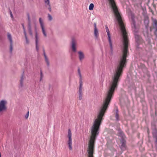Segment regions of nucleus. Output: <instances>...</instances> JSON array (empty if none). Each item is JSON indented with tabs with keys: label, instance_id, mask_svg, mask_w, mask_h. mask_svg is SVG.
<instances>
[{
	"label": "nucleus",
	"instance_id": "9b49d317",
	"mask_svg": "<svg viewBox=\"0 0 157 157\" xmlns=\"http://www.w3.org/2000/svg\"><path fill=\"white\" fill-rule=\"evenodd\" d=\"M76 43L75 41L74 40H73L72 41V50L74 52H75L76 51Z\"/></svg>",
	"mask_w": 157,
	"mask_h": 157
},
{
	"label": "nucleus",
	"instance_id": "cd10ccee",
	"mask_svg": "<svg viewBox=\"0 0 157 157\" xmlns=\"http://www.w3.org/2000/svg\"><path fill=\"white\" fill-rule=\"evenodd\" d=\"M10 15L11 17H13V14H12V12L11 11H10Z\"/></svg>",
	"mask_w": 157,
	"mask_h": 157
},
{
	"label": "nucleus",
	"instance_id": "b1692460",
	"mask_svg": "<svg viewBox=\"0 0 157 157\" xmlns=\"http://www.w3.org/2000/svg\"><path fill=\"white\" fill-rule=\"evenodd\" d=\"M48 17L49 20H51L52 19V16L49 14H48Z\"/></svg>",
	"mask_w": 157,
	"mask_h": 157
},
{
	"label": "nucleus",
	"instance_id": "bb28decb",
	"mask_svg": "<svg viewBox=\"0 0 157 157\" xmlns=\"http://www.w3.org/2000/svg\"><path fill=\"white\" fill-rule=\"evenodd\" d=\"M25 39H26V43L27 44H28L29 43V40H28L27 38V37H25Z\"/></svg>",
	"mask_w": 157,
	"mask_h": 157
},
{
	"label": "nucleus",
	"instance_id": "c85d7f7f",
	"mask_svg": "<svg viewBox=\"0 0 157 157\" xmlns=\"http://www.w3.org/2000/svg\"><path fill=\"white\" fill-rule=\"evenodd\" d=\"M105 27L106 30H109L107 25H105Z\"/></svg>",
	"mask_w": 157,
	"mask_h": 157
},
{
	"label": "nucleus",
	"instance_id": "7c9ffc66",
	"mask_svg": "<svg viewBox=\"0 0 157 157\" xmlns=\"http://www.w3.org/2000/svg\"><path fill=\"white\" fill-rule=\"evenodd\" d=\"M139 36L138 35H136L135 36V38H139Z\"/></svg>",
	"mask_w": 157,
	"mask_h": 157
},
{
	"label": "nucleus",
	"instance_id": "f3484780",
	"mask_svg": "<svg viewBox=\"0 0 157 157\" xmlns=\"http://www.w3.org/2000/svg\"><path fill=\"white\" fill-rule=\"evenodd\" d=\"M78 74L79 75L80 79H79V84H80L81 82L82 84V76L81 74V72L79 69H78Z\"/></svg>",
	"mask_w": 157,
	"mask_h": 157
},
{
	"label": "nucleus",
	"instance_id": "39448f33",
	"mask_svg": "<svg viewBox=\"0 0 157 157\" xmlns=\"http://www.w3.org/2000/svg\"><path fill=\"white\" fill-rule=\"evenodd\" d=\"M118 136H120L122 137L123 138L122 140L121 141V143H122L121 146L122 147H124L125 145V141L124 140L123 137L124 136V133L122 132H121L119 133Z\"/></svg>",
	"mask_w": 157,
	"mask_h": 157
},
{
	"label": "nucleus",
	"instance_id": "72a5a7b5",
	"mask_svg": "<svg viewBox=\"0 0 157 157\" xmlns=\"http://www.w3.org/2000/svg\"><path fill=\"white\" fill-rule=\"evenodd\" d=\"M147 132H148V134H149V130H148V131H147Z\"/></svg>",
	"mask_w": 157,
	"mask_h": 157
},
{
	"label": "nucleus",
	"instance_id": "6e6552de",
	"mask_svg": "<svg viewBox=\"0 0 157 157\" xmlns=\"http://www.w3.org/2000/svg\"><path fill=\"white\" fill-rule=\"evenodd\" d=\"M82 84L81 82L79 84V99L81 100L82 98Z\"/></svg>",
	"mask_w": 157,
	"mask_h": 157
},
{
	"label": "nucleus",
	"instance_id": "20e7f679",
	"mask_svg": "<svg viewBox=\"0 0 157 157\" xmlns=\"http://www.w3.org/2000/svg\"><path fill=\"white\" fill-rule=\"evenodd\" d=\"M39 22L40 24V27L42 29V33L44 36L46 37L47 36V34L46 33L45 29L44 24L43 20H42L41 18H40L39 19Z\"/></svg>",
	"mask_w": 157,
	"mask_h": 157
},
{
	"label": "nucleus",
	"instance_id": "412c9836",
	"mask_svg": "<svg viewBox=\"0 0 157 157\" xmlns=\"http://www.w3.org/2000/svg\"><path fill=\"white\" fill-rule=\"evenodd\" d=\"M94 7V5L93 3H91L90 5L89 6V10H92L93 9Z\"/></svg>",
	"mask_w": 157,
	"mask_h": 157
},
{
	"label": "nucleus",
	"instance_id": "393cba45",
	"mask_svg": "<svg viewBox=\"0 0 157 157\" xmlns=\"http://www.w3.org/2000/svg\"><path fill=\"white\" fill-rule=\"evenodd\" d=\"M23 28H24V35L25 36V37H27V35H26V32L25 30L24 27H23Z\"/></svg>",
	"mask_w": 157,
	"mask_h": 157
},
{
	"label": "nucleus",
	"instance_id": "4be33fe9",
	"mask_svg": "<svg viewBox=\"0 0 157 157\" xmlns=\"http://www.w3.org/2000/svg\"><path fill=\"white\" fill-rule=\"evenodd\" d=\"M115 117L117 120H118L119 119V116L118 114V111L117 110H116V113Z\"/></svg>",
	"mask_w": 157,
	"mask_h": 157
},
{
	"label": "nucleus",
	"instance_id": "473e14b6",
	"mask_svg": "<svg viewBox=\"0 0 157 157\" xmlns=\"http://www.w3.org/2000/svg\"><path fill=\"white\" fill-rule=\"evenodd\" d=\"M95 27H96V24H94V28H95Z\"/></svg>",
	"mask_w": 157,
	"mask_h": 157
},
{
	"label": "nucleus",
	"instance_id": "9d476101",
	"mask_svg": "<svg viewBox=\"0 0 157 157\" xmlns=\"http://www.w3.org/2000/svg\"><path fill=\"white\" fill-rule=\"evenodd\" d=\"M107 35H108V41L109 43V44L110 45V49L111 51H112L113 49V46H112V41L111 40V39L110 34L109 33H107Z\"/></svg>",
	"mask_w": 157,
	"mask_h": 157
},
{
	"label": "nucleus",
	"instance_id": "f257e3e1",
	"mask_svg": "<svg viewBox=\"0 0 157 157\" xmlns=\"http://www.w3.org/2000/svg\"><path fill=\"white\" fill-rule=\"evenodd\" d=\"M108 1L117 21L122 34L123 47L121 57H127L128 54V47L129 40L125 26L115 1L114 0H108Z\"/></svg>",
	"mask_w": 157,
	"mask_h": 157
},
{
	"label": "nucleus",
	"instance_id": "f03ea898",
	"mask_svg": "<svg viewBox=\"0 0 157 157\" xmlns=\"http://www.w3.org/2000/svg\"><path fill=\"white\" fill-rule=\"evenodd\" d=\"M7 101L5 100L0 101V113L6 111L7 109Z\"/></svg>",
	"mask_w": 157,
	"mask_h": 157
},
{
	"label": "nucleus",
	"instance_id": "6ab92c4d",
	"mask_svg": "<svg viewBox=\"0 0 157 157\" xmlns=\"http://www.w3.org/2000/svg\"><path fill=\"white\" fill-rule=\"evenodd\" d=\"M44 56L45 57V61H46V63H47V65L48 66L49 65V61L48 60V59L47 58V56L45 55V52H44Z\"/></svg>",
	"mask_w": 157,
	"mask_h": 157
},
{
	"label": "nucleus",
	"instance_id": "ddd939ff",
	"mask_svg": "<svg viewBox=\"0 0 157 157\" xmlns=\"http://www.w3.org/2000/svg\"><path fill=\"white\" fill-rule=\"evenodd\" d=\"M152 136L154 138L157 137V129L155 128L153 129L152 132Z\"/></svg>",
	"mask_w": 157,
	"mask_h": 157
},
{
	"label": "nucleus",
	"instance_id": "2eb2a0df",
	"mask_svg": "<svg viewBox=\"0 0 157 157\" xmlns=\"http://www.w3.org/2000/svg\"><path fill=\"white\" fill-rule=\"evenodd\" d=\"M153 25L154 28L157 30V21L155 19L153 20Z\"/></svg>",
	"mask_w": 157,
	"mask_h": 157
},
{
	"label": "nucleus",
	"instance_id": "7ed1b4c3",
	"mask_svg": "<svg viewBox=\"0 0 157 157\" xmlns=\"http://www.w3.org/2000/svg\"><path fill=\"white\" fill-rule=\"evenodd\" d=\"M71 130L69 129L68 130V140L67 141L69 147V148L70 150L72 149V140L71 138Z\"/></svg>",
	"mask_w": 157,
	"mask_h": 157
},
{
	"label": "nucleus",
	"instance_id": "5701e85b",
	"mask_svg": "<svg viewBox=\"0 0 157 157\" xmlns=\"http://www.w3.org/2000/svg\"><path fill=\"white\" fill-rule=\"evenodd\" d=\"M29 111H28V112H27V113L26 114L25 116V118L27 119L28 117H29Z\"/></svg>",
	"mask_w": 157,
	"mask_h": 157
},
{
	"label": "nucleus",
	"instance_id": "2f4dec72",
	"mask_svg": "<svg viewBox=\"0 0 157 157\" xmlns=\"http://www.w3.org/2000/svg\"><path fill=\"white\" fill-rule=\"evenodd\" d=\"M106 31L107 33H109V30H106Z\"/></svg>",
	"mask_w": 157,
	"mask_h": 157
},
{
	"label": "nucleus",
	"instance_id": "aec40b11",
	"mask_svg": "<svg viewBox=\"0 0 157 157\" xmlns=\"http://www.w3.org/2000/svg\"><path fill=\"white\" fill-rule=\"evenodd\" d=\"M132 28H134L135 29L136 28V26L135 25V22L133 19H132Z\"/></svg>",
	"mask_w": 157,
	"mask_h": 157
},
{
	"label": "nucleus",
	"instance_id": "dca6fc26",
	"mask_svg": "<svg viewBox=\"0 0 157 157\" xmlns=\"http://www.w3.org/2000/svg\"><path fill=\"white\" fill-rule=\"evenodd\" d=\"M35 37H36V50L38 51V37H37V33H36Z\"/></svg>",
	"mask_w": 157,
	"mask_h": 157
},
{
	"label": "nucleus",
	"instance_id": "423d86ee",
	"mask_svg": "<svg viewBox=\"0 0 157 157\" xmlns=\"http://www.w3.org/2000/svg\"><path fill=\"white\" fill-rule=\"evenodd\" d=\"M28 19L29 21L28 23V28H29V34L31 35H32V32L31 29V26L30 23V17L29 15V14H27Z\"/></svg>",
	"mask_w": 157,
	"mask_h": 157
},
{
	"label": "nucleus",
	"instance_id": "a878e982",
	"mask_svg": "<svg viewBox=\"0 0 157 157\" xmlns=\"http://www.w3.org/2000/svg\"><path fill=\"white\" fill-rule=\"evenodd\" d=\"M154 139H155V144H157V138L155 137V138H154Z\"/></svg>",
	"mask_w": 157,
	"mask_h": 157
},
{
	"label": "nucleus",
	"instance_id": "a211bd4d",
	"mask_svg": "<svg viewBox=\"0 0 157 157\" xmlns=\"http://www.w3.org/2000/svg\"><path fill=\"white\" fill-rule=\"evenodd\" d=\"M94 34L95 37L96 38H97L98 35V29L97 28V27H95V28H94Z\"/></svg>",
	"mask_w": 157,
	"mask_h": 157
},
{
	"label": "nucleus",
	"instance_id": "f8f14e48",
	"mask_svg": "<svg viewBox=\"0 0 157 157\" xmlns=\"http://www.w3.org/2000/svg\"><path fill=\"white\" fill-rule=\"evenodd\" d=\"M25 77L24 75H22L21 77V79L20 80V86L21 87H22L24 86V81L25 79Z\"/></svg>",
	"mask_w": 157,
	"mask_h": 157
},
{
	"label": "nucleus",
	"instance_id": "c756f323",
	"mask_svg": "<svg viewBox=\"0 0 157 157\" xmlns=\"http://www.w3.org/2000/svg\"><path fill=\"white\" fill-rule=\"evenodd\" d=\"M40 75H41V79L42 78V76H43V75H42V72L41 71Z\"/></svg>",
	"mask_w": 157,
	"mask_h": 157
},
{
	"label": "nucleus",
	"instance_id": "0eeeda50",
	"mask_svg": "<svg viewBox=\"0 0 157 157\" xmlns=\"http://www.w3.org/2000/svg\"><path fill=\"white\" fill-rule=\"evenodd\" d=\"M78 54L79 60L82 61L85 58V55L83 52L79 51L78 52Z\"/></svg>",
	"mask_w": 157,
	"mask_h": 157
},
{
	"label": "nucleus",
	"instance_id": "4468645a",
	"mask_svg": "<svg viewBox=\"0 0 157 157\" xmlns=\"http://www.w3.org/2000/svg\"><path fill=\"white\" fill-rule=\"evenodd\" d=\"M44 2L46 5H48V9L50 11H51V9L50 6V2L49 0H44Z\"/></svg>",
	"mask_w": 157,
	"mask_h": 157
},
{
	"label": "nucleus",
	"instance_id": "1a4fd4ad",
	"mask_svg": "<svg viewBox=\"0 0 157 157\" xmlns=\"http://www.w3.org/2000/svg\"><path fill=\"white\" fill-rule=\"evenodd\" d=\"M7 36L10 42V51L11 52L13 50L12 43L13 41L12 37L10 34L8 33L7 34Z\"/></svg>",
	"mask_w": 157,
	"mask_h": 157
}]
</instances>
